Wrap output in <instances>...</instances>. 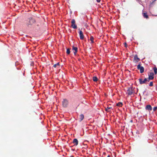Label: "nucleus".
I'll list each match as a JSON object with an SVG mask.
<instances>
[{
    "label": "nucleus",
    "instance_id": "nucleus-4",
    "mask_svg": "<svg viewBox=\"0 0 157 157\" xmlns=\"http://www.w3.org/2000/svg\"><path fill=\"white\" fill-rule=\"evenodd\" d=\"M68 105V101L67 99H63L62 101V105L64 107H67Z\"/></svg>",
    "mask_w": 157,
    "mask_h": 157
},
{
    "label": "nucleus",
    "instance_id": "nucleus-5",
    "mask_svg": "<svg viewBox=\"0 0 157 157\" xmlns=\"http://www.w3.org/2000/svg\"><path fill=\"white\" fill-rule=\"evenodd\" d=\"M71 27L74 29H76L77 26L75 24V21L74 19H72L71 21Z\"/></svg>",
    "mask_w": 157,
    "mask_h": 157
},
{
    "label": "nucleus",
    "instance_id": "nucleus-6",
    "mask_svg": "<svg viewBox=\"0 0 157 157\" xmlns=\"http://www.w3.org/2000/svg\"><path fill=\"white\" fill-rule=\"evenodd\" d=\"M137 68L140 70L141 73H142L144 72V68L143 67H141L140 64L138 65Z\"/></svg>",
    "mask_w": 157,
    "mask_h": 157
},
{
    "label": "nucleus",
    "instance_id": "nucleus-10",
    "mask_svg": "<svg viewBox=\"0 0 157 157\" xmlns=\"http://www.w3.org/2000/svg\"><path fill=\"white\" fill-rule=\"evenodd\" d=\"M139 59L137 57V55H135L134 56V61L135 62H137L139 61Z\"/></svg>",
    "mask_w": 157,
    "mask_h": 157
},
{
    "label": "nucleus",
    "instance_id": "nucleus-27",
    "mask_svg": "<svg viewBox=\"0 0 157 157\" xmlns=\"http://www.w3.org/2000/svg\"><path fill=\"white\" fill-rule=\"evenodd\" d=\"M56 66L57 65H58V66H59V63H57L56 64Z\"/></svg>",
    "mask_w": 157,
    "mask_h": 157
},
{
    "label": "nucleus",
    "instance_id": "nucleus-19",
    "mask_svg": "<svg viewBox=\"0 0 157 157\" xmlns=\"http://www.w3.org/2000/svg\"><path fill=\"white\" fill-rule=\"evenodd\" d=\"M67 54H69L70 53V51L69 48H68L67 50Z\"/></svg>",
    "mask_w": 157,
    "mask_h": 157
},
{
    "label": "nucleus",
    "instance_id": "nucleus-15",
    "mask_svg": "<svg viewBox=\"0 0 157 157\" xmlns=\"http://www.w3.org/2000/svg\"><path fill=\"white\" fill-rule=\"evenodd\" d=\"M111 108V107H107L106 108H105V110L107 112H109L110 111L109 110Z\"/></svg>",
    "mask_w": 157,
    "mask_h": 157
},
{
    "label": "nucleus",
    "instance_id": "nucleus-3",
    "mask_svg": "<svg viewBox=\"0 0 157 157\" xmlns=\"http://www.w3.org/2000/svg\"><path fill=\"white\" fill-rule=\"evenodd\" d=\"M133 93V90L132 87H129L127 90V94L128 95H131Z\"/></svg>",
    "mask_w": 157,
    "mask_h": 157
},
{
    "label": "nucleus",
    "instance_id": "nucleus-25",
    "mask_svg": "<svg viewBox=\"0 0 157 157\" xmlns=\"http://www.w3.org/2000/svg\"><path fill=\"white\" fill-rule=\"evenodd\" d=\"M56 64H54V65H53V67H56Z\"/></svg>",
    "mask_w": 157,
    "mask_h": 157
},
{
    "label": "nucleus",
    "instance_id": "nucleus-14",
    "mask_svg": "<svg viewBox=\"0 0 157 157\" xmlns=\"http://www.w3.org/2000/svg\"><path fill=\"white\" fill-rule=\"evenodd\" d=\"M122 105V103L121 102H119L117 104V105L118 106H121Z\"/></svg>",
    "mask_w": 157,
    "mask_h": 157
},
{
    "label": "nucleus",
    "instance_id": "nucleus-29",
    "mask_svg": "<svg viewBox=\"0 0 157 157\" xmlns=\"http://www.w3.org/2000/svg\"><path fill=\"white\" fill-rule=\"evenodd\" d=\"M107 157H110L109 155H108L107 156Z\"/></svg>",
    "mask_w": 157,
    "mask_h": 157
},
{
    "label": "nucleus",
    "instance_id": "nucleus-21",
    "mask_svg": "<svg viewBox=\"0 0 157 157\" xmlns=\"http://www.w3.org/2000/svg\"><path fill=\"white\" fill-rule=\"evenodd\" d=\"M157 109V106H155V107H154L153 108V111H156Z\"/></svg>",
    "mask_w": 157,
    "mask_h": 157
},
{
    "label": "nucleus",
    "instance_id": "nucleus-18",
    "mask_svg": "<svg viewBox=\"0 0 157 157\" xmlns=\"http://www.w3.org/2000/svg\"><path fill=\"white\" fill-rule=\"evenodd\" d=\"M94 38L92 36H91L90 38V40L91 41L92 43H94Z\"/></svg>",
    "mask_w": 157,
    "mask_h": 157
},
{
    "label": "nucleus",
    "instance_id": "nucleus-28",
    "mask_svg": "<svg viewBox=\"0 0 157 157\" xmlns=\"http://www.w3.org/2000/svg\"><path fill=\"white\" fill-rule=\"evenodd\" d=\"M96 0L98 2H100L101 0Z\"/></svg>",
    "mask_w": 157,
    "mask_h": 157
},
{
    "label": "nucleus",
    "instance_id": "nucleus-12",
    "mask_svg": "<svg viewBox=\"0 0 157 157\" xmlns=\"http://www.w3.org/2000/svg\"><path fill=\"white\" fill-rule=\"evenodd\" d=\"M84 118V116L83 114H81L80 115V121H82Z\"/></svg>",
    "mask_w": 157,
    "mask_h": 157
},
{
    "label": "nucleus",
    "instance_id": "nucleus-1",
    "mask_svg": "<svg viewBox=\"0 0 157 157\" xmlns=\"http://www.w3.org/2000/svg\"><path fill=\"white\" fill-rule=\"evenodd\" d=\"M35 21L32 18H30L29 19V22L27 24L28 25H32L35 23Z\"/></svg>",
    "mask_w": 157,
    "mask_h": 157
},
{
    "label": "nucleus",
    "instance_id": "nucleus-17",
    "mask_svg": "<svg viewBox=\"0 0 157 157\" xmlns=\"http://www.w3.org/2000/svg\"><path fill=\"white\" fill-rule=\"evenodd\" d=\"M153 69L155 74H156L157 73V68L156 67H154Z\"/></svg>",
    "mask_w": 157,
    "mask_h": 157
},
{
    "label": "nucleus",
    "instance_id": "nucleus-7",
    "mask_svg": "<svg viewBox=\"0 0 157 157\" xmlns=\"http://www.w3.org/2000/svg\"><path fill=\"white\" fill-rule=\"evenodd\" d=\"M145 109L148 111H151L152 110V107L150 105H147L145 106Z\"/></svg>",
    "mask_w": 157,
    "mask_h": 157
},
{
    "label": "nucleus",
    "instance_id": "nucleus-11",
    "mask_svg": "<svg viewBox=\"0 0 157 157\" xmlns=\"http://www.w3.org/2000/svg\"><path fill=\"white\" fill-rule=\"evenodd\" d=\"M73 50L75 51V52H74V53L75 55H76V53L77 52L78 48L77 47H74V46H73L72 48Z\"/></svg>",
    "mask_w": 157,
    "mask_h": 157
},
{
    "label": "nucleus",
    "instance_id": "nucleus-23",
    "mask_svg": "<svg viewBox=\"0 0 157 157\" xmlns=\"http://www.w3.org/2000/svg\"><path fill=\"white\" fill-rule=\"evenodd\" d=\"M98 77L96 76H94L93 77V78H98Z\"/></svg>",
    "mask_w": 157,
    "mask_h": 157
},
{
    "label": "nucleus",
    "instance_id": "nucleus-13",
    "mask_svg": "<svg viewBox=\"0 0 157 157\" xmlns=\"http://www.w3.org/2000/svg\"><path fill=\"white\" fill-rule=\"evenodd\" d=\"M154 74L153 73H151L150 74V75L149 76V78H154Z\"/></svg>",
    "mask_w": 157,
    "mask_h": 157
},
{
    "label": "nucleus",
    "instance_id": "nucleus-30",
    "mask_svg": "<svg viewBox=\"0 0 157 157\" xmlns=\"http://www.w3.org/2000/svg\"><path fill=\"white\" fill-rule=\"evenodd\" d=\"M71 150H73V151H74V149H72Z\"/></svg>",
    "mask_w": 157,
    "mask_h": 157
},
{
    "label": "nucleus",
    "instance_id": "nucleus-24",
    "mask_svg": "<svg viewBox=\"0 0 157 157\" xmlns=\"http://www.w3.org/2000/svg\"><path fill=\"white\" fill-rule=\"evenodd\" d=\"M146 92V90H144L143 92V94H144V93Z\"/></svg>",
    "mask_w": 157,
    "mask_h": 157
},
{
    "label": "nucleus",
    "instance_id": "nucleus-26",
    "mask_svg": "<svg viewBox=\"0 0 157 157\" xmlns=\"http://www.w3.org/2000/svg\"><path fill=\"white\" fill-rule=\"evenodd\" d=\"M124 44H125V46L126 47H127V46L126 43H124Z\"/></svg>",
    "mask_w": 157,
    "mask_h": 157
},
{
    "label": "nucleus",
    "instance_id": "nucleus-2",
    "mask_svg": "<svg viewBox=\"0 0 157 157\" xmlns=\"http://www.w3.org/2000/svg\"><path fill=\"white\" fill-rule=\"evenodd\" d=\"M150 79H139V82L140 84L147 83V82L149 81Z\"/></svg>",
    "mask_w": 157,
    "mask_h": 157
},
{
    "label": "nucleus",
    "instance_id": "nucleus-8",
    "mask_svg": "<svg viewBox=\"0 0 157 157\" xmlns=\"http://www.w3.org/2000/svg\"><path fill=\"white\" fill-rule=\"evenodd\" d=\"M73 143L74 144V145L77 146L78 144V141L77 139H74L73 141Z\"/></svg>",
    "mask_w": 157,
    "mask_h": 157
},
{
    "label": "nucleus",
    "instance_id": "nucleus-22",
    "mask_svg": "<svg viewBox=\"0 0 157 157\" xmlns=\"http://www.w3.org/2000/svg\"><path fill=\"white\" fill-rule=\"evenodd\" d=\"M93 81L94 82H97L98 81V79H93Z\"/></svg>",
    "mask_w": 157,
    "mask_h": 157
},
{
    "label": "nucleus",
    "instance_id": "nucleus-20",
    "mask_svg": "<svg viewBox=\"0 0 157 157\" xmlns=\"http://www.w3.org/2000/svg\"><path fill=\"white\" fill-rule=\"evenodd\" d=\"M149 86H153V82H150Z\"/></svg>",
    "mask_w": 157,
    "mask_h": 157
},
{
    "label": "nucleus",
    "instance_id": "nucleus-9",
    "mask_svg": "<svg viewBox=\"0 0 157 157\" xmlns=\"http://www.w3.org/2000/svg\"><path fill=\"white\" fill-rule=\"evenodd\" d=\"M79 34L80 38L82 40L84 38V36L82 32L81 31H80Z\"/></svg>",
    "mask_w": 157,
    "mask_h": 157
},
{
    "label": "nucleus",
    "instance_id": "nucleus-16",
    "mask_svg": "<svg viewBox=\"0 0 157 157\" xmlns=\"http://www.w3.org/2000/svg\"><path fill=\"white\" fill-rule=\"evenodd\" d=\"M143 16H144V17H145L146 18H147L148 17V15H147V13H144Z\"/></svg>",
    "mask_w": 157,
    "mask_h": 157
}]
</instances>
